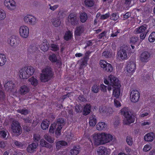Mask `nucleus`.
Listing matches in <instances>:
<instances>
[{
    "label": "nucleus",
    "mask_w": 155,
    "mask_h": 155,
    "mask_svg": "<svg viewBox=\"0 0 155 155\" xmlns=\"http://www.w3.org/2000/svg\"><path fill=\"white\" fill-rule=\"evenodd\" d=\"M140 97V93L136 90H132L130 92V99L131 102L136 103L138 101Z\"/></svg>",
    "instance_id": "12"
},
{
    "label": "nucleus",
    "mask_w": 155,
    "mask_h": 155,
    "mask_svg": "<svg viewBox=\"0 0 155 155\" xmlns=\"http://www.w3.org/2000/svg\"><path fill=\"white\" fill-rule=\"evenodd\" d=\"M121 84L117 85L116 86L113 87L112 97L116 98H118L121 94Z\"/></svg>",
    "instance_id": "18"
},
{
    "label": "nucleus",
    "mask_w": 155,
    "mask_h": 155,
    "mask_svg": "<svg viewBox=\"0 0 155 155\" xmlns=\"http://www.w3.org/2000/svg\"><path fill=\"white\" fill-rule=\"evenodd\" d=\"M85 58L80 63L81 66V67H84L87 65V62L85 60Z\"/></svg>",
    "instance_id": "59"
},
{
    "label": "nucleus",
    "mask_w": 155,
    "mask_h": 155,
    "mask_svg": "<svg viewBox=\"0 0 155 155\" xmlns=\"http://www.w3.org/2000/svg\"><path fill=\"white\" fill-rule=\"evenodd\" d=\"M49 44L47 42H44L40 45L41 50L44 51H47L48 49Z\"/></svg>",
    "instance_id": "38"
},
{
    "label": "nucleus",
    "mask_w": 155,
    "mask_h": 155,
    "mask_svg": "<svg viewBox=\"0 0 155 155\" xmlns=\"http://www.w3.org/2000/svg\"><path fill=\"white\" fill-rule=\"evenodd\" d=\"M4 5L7 9L10 11H13L15 9L16 4L14 0H5Z\"/></svg>",
    "instance_id": "11"
},
{
    "label": "nucleus",
    "mask_w": 155,
    "mask_h": 155,
    "mask_svg": "<svg viewBox=\"0 0 155 155\" xmlns=\"http://www.w3.org/2000/svg\"><path fill=\"white\" fill-rule=\"evenodd\" d=\"M151 145L150 144H147L144 145L143 150L145 152L148 151L151 148Z\"/></svg>",
    "instance_id": "53"
},
{
    "label": "nucleus",
    "mask_w": 155,
    "mask_h": 155,
    "mask_svg": "<svg viewBox=\"0 0 155 155\" xmlns=\"http://www.w3.org/2000/svg\"><path fill=\"white\" fill-rule=\"evenodd\" d=\"M131 16V13L130 12H127L125 15H123V17L124 18V20H125L126 19L128 18L130 16Z\"/></svg>",
    "instance_id": "64"
},
{
    "label": "nucleus",
    "mask_w": 155,
    "mask_h": 155,
    "mask_svg": "<svg viewBox=\"0 0 155 155\" xmlns=\"http://www.w3.org/2000/svg\"><path fill=\"white\" fill-rule=\"evenodd\" d=\"M119 18V16L117 15L116 13H114L110 16V18L111 20L116 21Z\"/></svg>",
    "instance_id": "51"
},
{
    "label": "nucleus",
    "mask_w": 155,
    "mask_h": 155,
    "mask_svg": "<svg viewBox=\"0 0 155 155\" xmlns=\"http://www.w3.org/2000/svg\"><path fill=\"white\" fill-rule=\"evenodd\" d=\"M52 76V73L50 68L47 67L42 69L41 74L40 80L43 82L48 81Z\"/></svg>",
    "instance_id": "4"
},
{
    "label": "nucleus",
    "mask_w": 155,
    "mask_h": 155,
    "mask_svg": "<svg viewBox=\"0 0 155 155\" xmlns=\"http://www.w3.org/2000/svg\"><path fill=\"white\" fill-rule=\"evenodd\" d=\"M52 24L55 27L59 26L61 24V21L58 17L53 18L51 21Z\"/></svg>",
    "instance_id": "28"
},
{
    "label": "nucleus",
    "mask_w": 155,
    "mask_h": 155,
    "mask_svg": "<svg viewBox=\"0 0 155 155\" xmlns=\"http://www.w3.org/2000/svg\"><path fill=\"white\" fill-rule=\"evenodd\" d=\"M104 82L105 84H109V86L112 87L120 84L118 79L112 74H110L108 76V79L106 78H104Z\"/></svg>",
    "instance_id": "6"
},
{
    "label": "nucleus",
    "mask_w": 155,
    "mask_h": 155,
    "mask_svg": "<svg viewBox=\"0 0 155 155\" xmlns=\"http://www.w3.org/2000/svg\"><path fill=\"white\" fill-rule=\"evenodd\" d=\"M155 137L154 134L153 132H150L145 135L144 139L145 141L147 142H152Z\"/></svg>",
    "instance_id": "21"
},
{
    "label": "nucleus",
    "mask_w": 155,
    "mask_h": 155,
    "mask_svg": "<svg viewBox=\"0 0 155 155\" xmlns=\"http://www.w3.org/2000/svg\"><path fill=\"white\" fill-rule=\"evenodd\" d=\"M15 144L16 146L20 148H23L26 147V145L24 143H21L17 141H16L15 142Z\"/></svg>",
    "instance_id": "54"
},
{
    "label": "nucleus",
    "mask_w": 155,
    "mask_h": 155,
    "mask_svg": "<svg viewBox=\"0 0 155 155\" xmlns=\"http://www.w3.org/2000/svg\"><path fill=\"white\" fill-rule=\"evenodd\" d=\"M11 132L13 134L18 136L22 133L21 128L19 123L16 120L12 121L11 125Z\"/></svg>",
    "instance_id": "7"
},
{
    "label": "nucleus",
    "mask_w": 155,
    "mask_h": 155,
    "mask_svg": "<svg viewBox=\"0 0 155 155\" xmlns=\"http://www.w3.org/2000/svg\"><path fill=\"white\" fill-rule=\"evenodd\" d=\"M108 63L106 61L104 60H101L100 61V66L103 70L105 68L106 66L107 65Z\"/></svg>",
    "instance_id": "45"
},
{
    "label": "nucleus",
    "mask_w": 155,
    "mask_h": 155,
    "mask_svg": "<svg viewBox=\"0 0 155 155\" xmlns=\"http://www.w3.org/2000/svg\"><path fill=\"white\" fill-rule=\"evenodd\" d=\"M147 26L144 25L136 28L134 32L135 34L140 33V39H144L147 32Z\"/></svg>",
    "instance_id": "9"
},
{
    "label": "nucleus",
    "mask_w": 155,
    "mask_h": 155,
    "mask_svg": "<svg viewBox=\"0 0 155 155\" xmlns=\"http://www.w3.org/2000/svg\"><path fill=\"white\" fill-rule=\"evenodd\" d=\"M52 62H58V59L56 56L54 54H51L49 55L48 58Z\"/></svg>",
    "instance_id": "39"
},
{
    "label": "nucleus",
    "mask_w": 155,
    "mask_h": 155,
    "mask_svg": "<svg viewBox=\"0 0 155 155\" xmlns=\"http://www.w3.org/2000/svg\"><path fill=\"white\" fill-rule=\"evenodd\" d=\"M151 124V122L149 120H145L143 121L141 124V125L142 126L145 127L149 128L150 127V125Z\"/></svg>",
    "instance_id": "44"
},
{
    "label": "nucleus",
    "mask_w": 155,
    "mask_h": 155,
    "mask_svg": "<svg viewBox=\"0 0 155 155\" xmlns=\"http://www.w3.org/2000/svg\"><path fill=\"white\" fill-rule=\"evenodd\" d=\"M100 113L104 115H108L111 114L112 112L111 108H107L104 106H100L99 109Z\"/></svg>",
    "instance_id": "20"
},
{
    "label": "nucleus",
    "mask_w": 155,
    "mask_h": 155,
    "mask_svg": "<svg viewBox=\"0 0 155 155\" xmlns=\"http://www.w3.org/2000/svg\"><path fill=\"white\" fill-rule=\"evenodd\" d=\"M150 57V53L147 51H145L143 52L140 55V60L142 62L147 63L149 61Z\"/></svg>",
    "instance_id": "19"
},
{
    "label": "nucleus",
    "mask_w": 155,
    "mask_h": 155,
    "mask_svg": "<svg viewBox=\"0 0 155 155\" xmlns=\"http://www.w3.org/2000/svg\"><path fill=\"white\" fill-rule=\"evenodd\" d=\"M92 91L95 93H97L98 91V86L96 84L94 85L92 87Z\"/></svg>",
    "instance_id": "55"
},
{
    "label": "nucleus",
    "mask_w": 155,
    "mask_h": 155,
    "mask_svg": "<svg viewBox=\"0 0 155 155\" xmlns=\"http://www.w3.org/2000/svg\"><path fill=\"white\" fill-rule=\"evenodd\" d=\"M97 122V120L96 116L94 115H92L89 118V124L91 127H94L96 125Z\"/></svg>",
    "instance_id": "29"
},
{
    "label": "nucleus",
    "mask_w": 155,
    "mask_h": 155,
    "mask_svg": "<svg viewBox=\"0 0 155 155\" xmlns=\"http://www.w3.org/2000/svg\"><path fill=\"white\" fill-rule=\"evenodd\" d=\"M41 138V137L39 134H35L34 135V138L36 141H38Z\"/></svg>",
    "instance_id": "63"
},
{
    "label": "nucleus",
    "mask_w": 155,
    "mask_h": 155,
    "mask_svg": "<svg viewBox=\"0 0 155 155\" xmlns=\"http://www.w3.org/2000/svg\"><path fill=\"white\" fill-rule=\"evenodd\" d=\"M130 50H131L130 48L127 45L123 46L118 52V57L122 60L127 59L129 57V54L134 52V51L132 52Z\"/></svg>",
    "instance_id": "5"
},
{
    "label": "nucleus",
    "mask_w": 155,
    "mask_h": 155,
    "mask_svg": "<svg viewBox=\"0 0 155 155\" xmlns=\"http://www.w3.org/2000/svg\"><path fill=\"white\" fill-rule=\"evenodd\" d=\"M126 141L127 144L129 146H131L133 143V138L130 136H127L126 139Z\"/></svg>",
    "instance_id": "46"
},
{
    "label": "nucleus",
    "mask_w": 155,
    "mask_h": 155,
    "mask_svg": "<svg viewBox=\"0 0 155 155\" xmlns=\"http://www.w3.org/2000/svg\"><path fill=\"white\" fill-rule=\"evenodd\" d=\"M100 88L101 91L105 93L107 92V89L110 91L112 89V87L110 86H108L104 85L103 84H101L100 85Z\"/></svg>",
    "instance_id": "32"
},
{
    "label": "nucleus",
    "mask_w": 155,
    "mask_h": 155,
    "mask_svg": "<svg viewBox=\"0 0 155 155\" xmlns=\"http://www.w3.org/2000/svg\"><path fill=\"white\" fill-rule=\"evenodd\" d=\"M103 55L105 58H109L112 56V52L110 51H105L103 53Z\"/></svg>",
    "instance_id": "50"
},
{
    "label": "nucleus",
    "mask_w": 155,
    "mask_h": 155,
    "mask_svg": "<svg viewBox=\"0 0 155 155\" xmlns=\"http://www.w3.org/2000/svg\"><path fill=\"white\" fill-rule=\"evenodd\" d=\"M45 139L48 142L50 143H53L54 141V139L51 137L47 135H45L44 136Z\"/></svg>",
    "instance_id": "48"
},
{
    "label": "nucleus",
    "mask_w": 155,
    "mask_h": 155,
    "mask_svg": "<svg viewBox=\"0 0 155 155\" xmlns=\"http://www.w3.org/2000/svg\"><path fill=\"white\" fill-rule=\"evenodd\" d=\"M68 20L72 25H75L78 24V19L76 14L74 13H72L68 16Z\"/></svg>",
    "instance_id": "15"
},
{
    "label": "nucleus",
    "mask_w": 155,
    "mask_h": 155,
    "mask_svg": "<svg viewBox=\"0 0 155 155\" xmlns=\"http://www.w3.org/2000/svg\"><path fill=\"white\" fill-rule=\"evenodd\" d=\"M23 20L25 23L31 25H35L37 21L36 17L30 15H27L24 16Z\"/></svg>",
    "instance_id": "10"
},
{
    "label": "nucleus",
    "mask_w": 155,
    "mask_h": 155,
    "mask_svg": "<svg viewBox=\"0 0 155 155\" xmlns=\"http://www.w3.org/2000/svg\"><path fill=\"white\" fill-rule=\"evenodd\" d=\"M84 30V27L82 26L77 27L74 32L75 36H80L81 34L83 32Z\"/></svg>",
    "instance_id": "26"
},
{
    "label": "nucleus",
    "mask_w": 155,
    "mask_h": 155,
    "mask_svg": "<svg viewBox=\"0 0 155 155\" xmlns=\"http://www.w3.org/2000/svg\"><path fill=\"white\" fill-rule=\"evenodd\" d=\"M110 16V14L109 12L101 15V19L104 20L108 18Z\"/></svg>",
    "instance_id": "61"
},
{
    "label": "nucleus",
    "mask_w": 155,
    "mask_h": 155,
    "mask_svg": "<svg viewBox=\"0 0 155 155\" xmlns=\"http://www.w3.org/2000/svg\"><path fill=\"white\" fill-rule=\"evenodd\" d=\"M49 124V121L47 120H43L41 124V128L43 130H46L48 128Z\"/></svg>",
    "instance_id": "31"
},
{
    "label": "nucleus",
    "mask_w": 155,
    "mask_h": 155,
    "mask_svg": "<svg viewBox=\"0 0 155 155\" xmlns=\"http://www.w3.org/2000/svg\"><path fill=\"white\" fill-rule=\"evenodd\" d=\"M97 152L98 155H109L110 153V150L105 147L101 146L97 148Z\"/></svg>",
    "instance_id": "17"
},
{
    "label": "nucleus",
    "mask_w": 155,
    "mask_h": 155,
    "mask_svg": "<svg viewBox=\"0 0 155 155\" xmlns=\"http://www.w3.org/2000/svg\"><path fill=\"white\" fill-rule=\"evenodd\" d=\"M140 42V41L139 39H131L130 43L133 44L135 46H137L139 45Z\"/></svg>",
    "instance_id": "42"
},
{
    "label": "nucleus",
    "mask_w": 155,
    "mask_h": 155,
    "mask_svg": "<svg viewBox=\"0 0 155 155\" xmlns=\"http://www.w3.org/2000/svg\"><path fill=\"white\" fill-rule=\"evenodd\" d=\"M64 124V121L63 119H59L56 122L52 124L49 128V132L51 134H53L54 130L56 129L55 134L57 136H59L61 134V130Z\"/></svg>",
    "instance_id": "1"
},
{
    "label": "nucleus",
    "mask_w": 155,
    "mask_h": 155,
    "mask_svg": "<svg viewBox=\"0 0 155 155\" xmlns=\"http://www.w3.org/2000/svg\"><path fill=\"white\" fill-rule=\"evenodd\" d=\"M113 69V68L111 64L108 63L107 65L106 66L104 70L107 72H111L112 71Z\"/></svg>",
    "instance_id": "40"
},
{
    "label": "nucleus",
    "mask_w": 155,
    "mask_h": 155,
    "mask_svg": "<svg viewBox=\"0 0 155 155\" xmlns=\"http://www.w3.org/2000/svg\"><path fill=\"white\" fill-rule=\"evenodd\" d=\"M49 5L50 6L49 9L52 11H54L56 9L59 7V5H56L53 6H51L50 4H49Z\"/></svg>",
    "instance_id": "57"
},
{
    "label": "nucleus",
    "mask_w": 155,
    "mask_h": 155,
    "mask_svg": "<svg viewBox=\"0 0 155 155\" xmlns=\"http://www.w3.org/2000/svg\"><path fill=\"white\" fill-rule=\"evenodd\" d=\"M75 111L77 112H81L82 111V108L81 105H77L75 107Z\"/></svg>",
    "instance_id": "56"
},
{
    "label": "nucleus",
    "mask_w": 155,
    "mask_h": 155,
    "mask_svg": "<svg viewBox=\"0 0 155 155\" xmlns=\"http://www.w3.org/2000/svg\"><path fill=\"white\" fill-rule=\"evenodd\" d=\"M91 106L90 104H87L83 108V114L84 115L88 114L91 112Z\"/></svg>",
    "instance_id": "27"
},
{
    "label": "nucleus",
    "mask_w": 155,
    "mask_h": 155,
    "mask_svg": "<svg viewBox=\"0 0 155 155\" xmlns=\"http://www.w3.org/2000/svg\"><path fill=\"white\" fill-rule=\"evenodd\" d=\"M84 3L86 6L89 7L93 6L94 4V1L92 0H85Z\"/></svg>",
    "instance_id": "43"
},
{
    "label": "nucleus",
    "mask_w": 155,
    "mask_h": 155,
    "mask_svg": "<svg viewBox=\"0 0 155 155\" xmlns=\"http://www.w3.org/2000/svg\"><path fill=\"white\" fill-rule=\"evenodd\" d=\"M29 33V28L27 26L23 25L21 26L19 29V33L21 37L23 38H27Z\"/></svg>",
    "instance_id": "13"
},
{
    "label": "nucleus",
    "mask_w": 155,
    "mask_h": 155,
    "mask_svg": "<svg viewBox=\"0 0 155 155\" xmlns=\"http://www.w3.org/2000/svg\"><path fill=\"white\" fill-rule=\"evenodd\" d=\"M120 113L124 117L123 120L124 124L128 125L134 121V119L130 114V111L127 107H124L120 110Z\"/></svg>",
    "instance_id": "3"
},
{
    "label": "nucleus",
    "mask_w": 155,
    "mask_h": 155,
    "mask_svg": "<svg viewBox=\"0 0 155 155\" xmlns=\"http://www.w3.org/2000/svg\"><path fill=\"white\" fill-rule=\"evenodd\" d=\"M40 147H45L49 148H51L52 146L49 143H47L44 139H42L40 141Z\"/></svg>",
    "instance_id": "34"
},
{
    "label": "nucleus",
    "mask_w": 155,
    "mask_h": 155,
    "mask_svg": "<svg viewBox=\"0 0 155 155\" xmlns=\"http://www.w3.org/2000/svg\"><path fill=\"white\" fill-rule=\"evenodd\" d=\"M102 144L109 143L112 141L113 136L110 134L102 132Z\"/></svg>",
    "instance_id": "14"
},
{
    "label": "nucleus",
    "mask_w": 155,
    "mask_h": 155,
    "mask_svg": "<svg viewBox=\"0 0 155 155\" xmlns=\"http://www.w3.org/2000/svg\"><path fill=\"white\" fill-rule=\"evenodd\" d=\"M51 48V50L53 51H56L59 49V47L57 45L54 44H52Z\"/></svg>",
    "instance_id": "60"
},
{
    "label": "nucleus",
    "mask_w": 155,
    "mask_h": 155,
    "mask_svg": "<svg viewBox=\"0 0 155 155\" xmlns=\"http://www.w3.org/2000/svg\"><path fill=\"white\" fill-rule=\"evenodd\" d=\"M67 144V143L64 141H59L56 143V148L57 150H59L62 146H66Z\"/></svg>",
    "instance_id": "36"
},
{
    "label": "nucleus",
    "mask_w": 155,
    "mask_h": 155,
    "mask_svg": "<svg viewBox=\"0 0 155 155\" xmlns=\"http://www.w3.org/2000/svg\"><path fill=\"white\" fill-rule=\"evenodd\" d=\"M35 69L32 66H28L21 68L19 71L18 75L20 78L26 79L30 76L32 75L35 72Z\"/></svg>",
    "instance_id": "2"
},
{
    "label": "nucleus",
    "mask_w": 155,
    "mask_h": 155,
    "mask_svg": "<svg viewBox=\"0 0 155 155\" xmlns=\"http://www.w3.org/2000/svg\"><path fill=\"white\" fill-rule=\"evenodd\" d=\"M80 18L81 22H85L87 19V14L84 12L81 13L80 15Z\"/></svg>",
    "instance_id": "37"
},
{
    "label": "nucleus",
    "mask_w": 155,
    "mask_h": 155,
    "mask_svg": "<svg viewBox=\"0 0 155 155\" xmlns=\"http://www.w3.org/2000/svg\"><path fill=\"white\" fill-rule=\"evenodd\" d=\"M30 91L29 88L25 85L21 86L19 90L20 93L21 94H25L28 93Z\"/></svg>",
    "instance_id": "25"
},
{
    "label": "nucleus",
    "mask_w": 155,
    "mask_h": 155,
    "mask_svg": "<svg viewBox=\"0 0 155 155\" xmlns=\"http://www.w3.org/2000/svg\"><path fill=\"white\" fill-rule=\"evenodd\" d=\"M7 136V132L4 130L0 131V137L3 138Z\"/></svg>",
    "instance_id": "58"
},
{
    "label": "nucleus",
    "mask_w": 155,
    "mask_h": 155,
    "mask_svg": "<svg viewBox=\"0 0 155 155\" xmlns=\"http://www.w3.org/2000/svg\"><path fill=\"white\" fill-rule=\"evenodd\" d=\"M149 114V112L143 113L140 114V117H144L148 116Z\"/></svg>",
    "instance_id": "62"
},
{
    "label": "nucleus",
    "mask_w": 155,
    "mask_h": 155,
    "mask_svg": "<svg viewBox=\"0 0 155 155\" xmlns=\"http://www.w3.org/2000/svg\"><path fill=\"white\" fill-rule=\"evenodd\" d=\"M107 124L104 122H99L96 125V129L98 130H104L107 127Z\"/></svg>",
    "instance_id": "24"
},
{
    "label": "nucleus",
    "mask_w": 155,
    "mask_h": 155,
    "mask_svg": "<svg viewBox=\"0 0 155 155\" xmlns=\"http://www.w3.org/2000/svg\"><path fill=\"white\" fill-rule=\"evenodd\" d=\"M114 106L117 108L120 107L121 106L120 101L115 98L114 100Z\"/></svg>",
    "instance_id": "47"
},
{
    "label": "nucleus",
    "mask_w": 155,
    "mask_h": 155,
    "mask_svg": "<svg viewBox=\"0 0 155 155\" xmlns=\"http://www.w3.org/2000/svg\"><path fill=\"white\" fill-rule=\"evenodd\" d=\"M38 146V143H33L28 145L27 148V151L29 153H32L35 151V149Z\"/></svg>",
    "instance_id": "23"
},
{
    "label": "nucleus",
    "mask_w": 155,
    "mask_h": 155,
    "mask_svg": "<svg viewBox=\"0 0 155 155\" xmlns=\"http://www.w3.org/2000/svg\"><path fill=\"white\" fill-rule=\"evenodd\" d=\"M28 82L34 87L36 86L38 84V81L37 79L33 76L28 80Z\"/></svg>",
    "instance_id": "30"
},
{
    "label": "nucleus",
    "mask_w": 155,
    "mask_h": 155,
    "mask_svg": "<svg viewBox=\"0 0 155 155\" xmlns=\"http://www.w3.org/2000/svg\"><path fill=\"white\" fill-rule=\"evenodd\" d=\"M17 111L21 114L25 115L27 114L28 113V110L25 109H18L17 110Z\"/></svg>",
    "instance_id": "52"
},
{
    "label": "nucleus",
    "mask_w": 155,
    "mask_h": 155,
    "mask_svg": "<svg viewBox=\"0 0 155 155\" xmlns=\"http://www.w3.org/2000/svg\"><path fill=\"white\" fill-rule=\"evenodd\" d=\"M7 61L5 55L3 54H0V66L4 65Z\"/></svg>",
    "instance_id": "33"
},
{
    "label": "nucleus",
    "mask_w": 155,
    "mask_h": 155,
    "mask_svg": "<svg viewBox=\"0 0 155 155\" xmlns=\"http://www.w3.org/2000/svg\"><path fill=\"white\" fill-rule=\"evenodd\" d=\"M136 68V64L135 62H130L127 65V71L130 75H132L135 72Z\"/></svg>",
    "instance_id": "16"
},
{
    "label": "nucleus",
    "mask_w": 155,
    "mask_h": 155,
    "mask_svg": "<svg viewBox=\"0 0 155 155\" xmlns=\"http://www.w3.org/2000/svg\"><path fill=\"white\" fill-rule=\"evenodd\" d=\"M102 132L95 133L91 137V142L94 145L98 146L102 145Z\"/></svg>",
    "instance_id": "8"
},
{
    "label": "nucleus",
    "mask_w": 155,
    "mask_h": 155,
    "mask_svg": "<svg viewBox=\"0 0 155 155\" xmlns=\"http://www.w3.org/2000/svg\"><path fill=\"white\" fill-rule=\"evenodd\" d=\"M73 32L70 31L66 32L64 36V39H71L73 37Z\"/></svg>",
    "instance_id": "41"
},
{
    "label": "nucleus",
    "mask_w": 155,
    "mask_h": 155,
    "mask_svg": "<svg viewBox=\"0 0 155 155\" xmlns=\"http://www.w3.org/2000/svg\"><path fill=\"white\" fill-rule=\"evenodd\" d=\"M80 148L78 146H74L73 148L70 150V153L72 155H77L79 153Z\"/></svg>",
    "instance_id": "35"
},
{
    "label": "nucleus",
    "mask_w": 155,
    "mask_h": 155,
    "mask_svg": "<svg viewBox=\"0 0 155 155\" xmlns=\"http://www.w3.org/2000/svg\"><path fill=\"white\" fill-rule=\"evenodd\" d=\"M6 17V14L5 12L3 10H0V20H2L4 19Z\"/></svg>",
    "instance_id": "49"
},
{
    "label": "nucleus",
    "mask_w": 155,
    "mask_h": 155,
    "mask_svg": "<svg viewBox=\"0 0 155 155\" xmlns=\"http://www.w3.org/2000/svg\"><path fill=\"white\" fill-rule=\"evenodd\" d=\"M120 30L117 28H114V30L112 28H110L108 30V34L111 37H116L120 33Z\"/></svg>",
    "instance_id": "22"
}]
</instances>
